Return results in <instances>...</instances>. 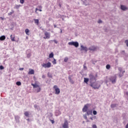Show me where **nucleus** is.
Here are the masks:
<instances>
[{
    "mask_svg": "<svg viewBox=\"0 0 128 128\" xmlns=\"http://www.w3.org/2000/svg\"><path fill=\"white\" fill-rule=\"evenodd\" d=\"M24 114L26 116H28V115H29V114H28V112H26L24 113Z\"/></svg>",
    "mask_w": 128,
    "mask_h": 128,
    "instance_id": "24",
    "label": "nucleus"
},
{
    "mask_svg": "<svg viewBox=\"0 0 128 128\" xmlns=\"http://www.w3.org/2000/svg\"><path fill=\"white\" fill-rule=\"evenodd\" d=\"M89 80L91 83L92 82H96V76H94L92 74H90L89 75Z\"/></svg>",
    "mask_w": 128,
    "mask_h": 128,
    "instance_id": "4",
    "label": "nucleus"
},
{
    "mask_svg": "<svg viewBox=\"0 0 128 128\" xmlns=\"http://www.w3.org/2000/svg\"><path fill=\"white\" fill-rule=\"evenodd\" d=\"M125 44H126V46H128V40L125 41Z\"/></svg>",
    "mask_w": 128,
    "mask_h": 128,
    "instance_id": "34",
    "label": "nucleus"
},
{
    "mask_svg": "<svg viewBox=\"0 0 128 128\" xmlns=\"http://www.w3.org/2000/svg\"><path fill=\"white\" fill-rule=\"evenodd\" d=\"M68 60V57H66L64 58V62H67Z\"/></svg>",
    "mask_w": 128,
    "mask_h": 128,
    "instance_id": "26",
    "label": "nucleus"
},
{
    "mask_svg": "<svg viewBox=\"0 0 128 128\" xmlns=\"http://www.w3.org/2000/svg\"><path fill=\"white\" fill-rule=\"evenodd\" d=\"M27 120H30V119H27Z\"/></svg>",
    "mask_w": 128,
    "mask_h": 128,
    "instance_id": "53",
    "label": "nucleus"
},
{
    "mask_svg": "<svg viewBox=\"0 0 128 128\" xmlns=\"http://www.w3.org/2000/svg\"><path fill=\"white\" fill-rule=\"evenodd\" d=\"M25 33L27 36H30V30L26 28L25 30Z\"/></svg>",
    "mask_w": 128,
    "mask_h": 128,
    "instance_id": "16",
    "label": "nucleus"
},
{
    "mask_svg": "<svg viewBox=\"0 0 128 128\" xmlns=\"http://www.w3.org/2000/svg\"><path fill=\"white\" fill-rule=\"evenodd\" d=\"M38 10H39V12H42V9H38Z\"/></svg>",
    "mask_w": 128,
    "mask_h": 128,
    "instance_id": "45",
    "label": "nucleus"
},
{
    "mask_svg": "<svg viewBox=\"0 0 128 128\" xmlns=\"http://www.w3.org/2000/svg\"><path fill=\"white\" fill-rule=\"evenodd\" d=\"M126 128H128V123L126 125Z\"/></svg>",
    "mask_w": 128,
    "mask_h": 128,
    "instance_id": "47",
    "label": "nucleus"
},
{
    "mask_svg": "<svg viewBox=\"0 0 128 128\" xmlns=\"http://www.w3.org/2000/svg\"><path fill=\"white\" fill-rule=\"evenodd\" d=\"M90 120H94V118H92V117H90Z\"/></svg>",
    "mask_w": 128,
    "mask_h": 128,
    "instance_id": "43",
    "label": "nucleus"
},
{
    "mask_svg": "<svg viewBox=\"0 0 128 128\" xmlns=\"http://www.w3.org/2000/svg\"><path fill=\"white\" fill-rule=\"evenodd\" d=\"M84 118L85 120H88V117L86 116V115H84Z\"/></svg>",
    "mask_w": 128,
    "mask_h": 128,
    "instance_id": "36",
    "label": "nucleus"
},
{
    "mask_svg": "<svg viewBox=\"0 0 128 128\" xmlns=\"http://www.w3.org/2000/svg\"><path fill=\"white\" fill-rule=\"evenodd\" d=\"M53 64H56V60L55 58H54V60L52 62Z\"/></svg>",
    "mask_w": 128,
    "mask_h": 128,
    "instance_id": "25",
    "label": "nucleus"
},
{
    "mask_svg": "<svg viewBox=\"0 0 128 128\" xmlns=\"http://www.w3.org/2000/svg\"><path fill=\"white\" fill-rule=\"evenodd\" d=\"M62 32V30H61V32Z\"/></svg>",
    "mask_w": 128,
    "mask_h": 128,
    "instance_id": "54",
    "label": "nucleus"
},
{
    "mask_svg": "<svg viewBox=\"0 0 128 128\" xmlns=\"http://www.w3.org/2000/svg\"><path fill=\"white\" fill-rule=\"evenodd\" d=\"M54 28H56V24H54Z\"/></svg>",
    "mask_w": 128,
    "mask_h": 128,
    "instance_id": "49",
    "label": "nucleus"
},
{
    "mask_svg": "<svg viewBox=\"0 0 128 128\" xmlns=\"http://www.w3.org/2000/svg\"><path fill=\"white\" fill-rule=\"evenodd\" d=\"M35 12H36V13L37 12V11L36 10H35Z\"/></svg>",
    "mask_w": 128,
    "mask_h": 128,
    "instance_id": "52",
    "label": "nucleus"
},
{
    "mask_svg": "<svg viewBox=\"0 0 128 128\" xmlns=\"http://www.w3.org/2000/svg\"><path fill=\"white\" fill-rule=\"evenodd\" d=\"M10 38L12 42H16V36H14V35L11 34Z\"/></svg>",
    "mask_w": 128,
    "mask_h": 128,
    "instance_id": "13",
    "label": "nucleus"
},
{
    "mask_svg": "<svg viewBox=\"0 0 128 128\" xmlns=\"http://www.w3.org/2000/svg\"><path fill=\"white\" fill-rule=\"evenodd\" d=\"M14 12L12 10L11 12H9V13L8 14V16H12V14H13Z\"/></svg>",
    "mask_w": 128,
    "mask_h": 128,
    "instance_id": "29",
    "label": "nucleus"
},
{
    "mask_svg": "<svg viewBox=\"0 0 128 128\" xmlns=\"http://www.w3.org/2000/svg\"><path fill=\"white\" fill-rule=\"evenodd\" d=\"M16 84L17 86H21L22 85V82H16Z\"/></svg>",
    "mask_w": 128,
    "mask_h": 128,
    "instance_id": "28",
    "label": "nucleus"
},
{
    "mask_svg": "<svg viewBox=\"0 0 128 128\" xmlns=\"http://www.w3.org/2000/svg\"><path fill=\"white\" fill-rule=\"evenodd\" d=\"M88 106H90V104H87L84 106L82 108L83 112H86L88 110Z\"/></svg>",
    "mask_w": 128,
    "mask_h": 128,
    "instance_id": "8",
    "label": "nucleus"
},
{
    "mask_svg": "<svg viewBox=\"0 0 128 128\" xmlns=\"http://www.w3.org/2000/svg\"><path fill=\"white\" fill-rule=\"evenodd\" d=\"M38 8L40 10H42V6H38Z\"/></svg>",
    "mask_w": 128,
    "mask_h": 128,
    "instance_id": "38",
    "label": "nucleus"
},
{
    "mask_svg": "<svg viewBox=\"0 0 128 128\" xmlns=\"http://www.w3.org/2000/svg\"><path fill=\"white\" fill-rule=\"evenodd\" d=\"M92 128H98V127L96 126V124H93L92 126Z\"/></svg>",
    "mask_w": 128,
    "mask_h": 128,
    "instance_id": "33",
    "label": "nucleus"
},
{
    "mask_svg": "<svg viewBox=\"0 0 128 128\" xmlns=\"http://www.w3.org/2000/svg\"><path fill=\"white\" fill-rule=\"evenodd\" d=\"M52 124H54V120H50Z\"/></svg>",
    "mask_w": 128,
    "mask_h": 128,
    "instance_id": "40",
    "label": "nucleus"
},
{
    "mask_svg": "<svg viewBox=\"0 0 128 128\" xmlns=\"http://www.w3.org/2000/svg\"><path fill=\"white\" fill-rule=\"evenodd\" d=\"M69 46H74L75 48H78V42H70L68 43Z\"/></svg>",
    "mask_w": 128,
    "mask_h": 128,
    "instance_id": "3",
    "label": "nucleus"
},
{
    "mask_svg": "<svg viewBox=\"0 0 128 128\" xmlns=\"http://www.w3.org/2000/svg\"><path fill=\"white\" fill-rule=\"evenodd\" d=\"M20 8V5H16V10H18Z\"/></svg>",
    "mask_w": 128,
    "mask_h": 128,
    "instance_id": "30",
    "label": "nucleus"
},
{
    "mask_svg": "<svg viewBox=\"0 0 128 128\" xmlns=\"http://www.w3.org/2000/svg\"><path fill=\"white\" fill-rule=\"evenodd\" d=\"M96 114H98V112H96V110L93 111V114H94V116H96Z\"/></svg>",
    "mask_w": 128,
    "mask_h": 128,
    "instance_id": "31",
    "label": "nucleus"
},
{
    "mask_svg": "<svg viewBox=\"0 0 128 128\" xmlns=\"http://www.w3.org/2000/svg\"><path fill=\"white\" fill-rule=\"evenodd\" d=\"M62 128H68V122L67 120H65L64 124H62Z\"/></svg>",
    "mask_w": 128,
    "mask_h": 128,
    "instance_id": "11",
    "label": "nucleus"
},
{
    "mask_svg": "<svg viewBox=\"0 0 128 128\" xmlns=\"http://www.w3.org/2000/svg\"><path fill=\"white\" fill-rule=\"evenodd\" d=\"M81 50H84L85 52H88V48L82 45L80 46Z\"/></svg>",
    "mask_w": 128,
    "mask_h": 128,
    "instance_id": "14",
    "label": "nucleus"
},
{
    "mask_svg": "<svg viewBox=\"0 0 128 128\" xmlns=\"http://www.w3.org/2000/svg\"><path fill=\"white\" fill-rule=\"evenodd\" d=\"M44 36H45L44 37V40H48V38H50V33H48V32H44Z\"/></svg>",
    "mask_w": 128,
    "mask_h": 128,
    "instance_id": "9",
    "label": "nucleus"
},
{
    "mask_svg": "<svg viewBox=\"0 0 128 128\" xmlns=\"http://www.w3.org/2000/svg\"><path fill=\"white\" fill-rule=\"evenodd\" d=\"M20 70H24V68H20Z\"/></svg>",
    "mask_w": 128,
    "mask_h": 128,
    "instance_id": "46",
    "label": "nucleus"
},
{
    "mask_svg": "<svg viewBox=\"0 0 128 128\" xmlns=\"http://www.w3.org/2000/svg\"><path fill=\"white\" fill-rule=\"evenodd\" d=\"M28 74H34V70L32 69H29V72H28Z\"/></svg>",
    "mask_w": 128,
    "mask_h": 128,
    "instance_id": "12",
    "label": "nucleus"
},
{
    "mask_svg": "<svg viewBox=\"0 0 128 128\" xmlns=\"http://www.w3.org/2000/svg\"><path fill=\"white\" fill-rule=\"evenodd\" d=\"M110 82H112V84H116V76H112L110 78Z\"/></svg>",
    "mask_w": 128,
    "mask_h": 128,
    "instance_id": "7",
    "label": "nucleus"
},
{
    "mask_svg": "<svg viewBox=\"0 0 128 128\" xmlns=\"http://www.w3.org/2000/svg\"><path fill=\"white\" fill-rule=\"evenodd\" d=\"M69 81L70 82V84H74V80L72 79L70 77L68 78Z\"/></svg>",
    "mask_w": 128,
    "mask_h": 128,
    "instance_id": "18",
    "label": "nucleus"
},
{
    "mask_svg": "<svg viewBox=\"0 0 128 128\" xmlns=\"http://www.w3.org/2000/svg\"><path fill=\"white\" fill-rule=\"evenodd\" d=\"M4 66H0V70H4Z\"/></svg>",
    "mask_w": 128,
    "mask_h": 128,
    "instance_id": "32",
    "label": "nucleus"
},
{
    "mask_svg": "<svg viewBox=\"0 0 128 128\" xmlns=\"http://www.w3.org/2000/svg\"><path fill=\"white\" fill-rule=\"evenodd\" d=\"M31 86H32L33 88H36V92H40L42 90V88H40V86L38 84H32Z\"/></svg>",
    "mask_w": 128,
    "mask_h": 128,
    "instance_id": "2",
    "label": "nucleus"
},
{
    "mask_svg": "<svg viewBox=\"0 0 128 128\" xmlns=\"http://www.w3.org/2000/svg\"><path fill=\"white\" fill-rule=\"evenodd\" d=\"M102 20H98V24H102Z\"/></svg>",
    "mask_w": 128,
    "mask_h": 128,
    "instance_id": "39",
    "label": "nucleus"
},
{
    "mask_svg": "<svg viewBox=\"0 0 128 128\" xmlns=\"http://www.w3.org/2000/svg\"><path fill=\"white\" fill-rule=\"evenodd\" d=\"M20 4H24V0H20Z\"/></svg>",
    "mask_w": 128,
    "mask_h": 128,
    "instance_id": "35",
    "label": "nucleus"
},
{
    "mask_svg": "<svg viewBox=\"0 0 128 128\" xmlns=\"http://www.w3.org/2000/svg\"><path fill=\"white\" fill-rule=\"evenodd\" d=\"M126 96H128V92H126Z\"/></svg>",
    "mask_w": 128,
    "mask_h": 128,
    "instance_id": "51",
    "label": "nucleus"
},
{
    "mask_svg": "<svg viewBox=\"0 0 128 128\" xmlns=\"http://www.w3.org/2000/svg\"><path fill=\"white\" fill-rule=\"evenodd\" d=\"M84 68L85 70H87V68L86 66V64H84Z\"/></svg>",
    "mask_w": 128,
    "mask_h": 128,
    "instance_id": "37",
    "label": "nucleus"
},
{
    "mask_svg": "<svg viewBox=\"0 0 128 128\" xmlns=\"http://www.w3.org/2000/svg\"><path fill=\"white\" fill-rule=\"evenodd\" d=\"M106 68H107V70H110V64H107L106 66Z\"/></svg>",
    "mask_w": 128,
    "mask_h": 128,
    "instance_id": "27",
    "label": "nucleus"
},
{
    "mask_svg": "<svg viewBox=\"0 0 128 128\" xmlns=\"http://www.w3.org/2000/svg\"><path fill=\"white\" fill-rule=\"evenodd\" d=\"M42 78H46V76L42 75Z\"/></svg>",
    "mask_w": 128,
    "mask_h": 128,
    "instance_id": "41",
    "label": "nucleus"
},
{
    "mask_svg": "<svg viewBox=\"0 0 128 128\" xmlns=\"http://www.w3.org/2000/svg\"><path fill=\"white\" fill-rule=\"evenodd\" d=\"M54 88L56 91L55 94H60V90L58 88V86L54 85Z\"/></svg>",
    "mask_w": 128,
    "mask_h": 128,
    "instance_id": "6",
    "label": "nucleus"
},
{
    "mask_svg": "<svg viewBox=\"0 0 128 128\" xmlns=\"http://www.w3.org/2000/svg\"><path fill=\"white\" fill-rule=\"evenodd\" d=\"M121 10H128V8L126 7V6L121 5L120 6Z\"/></svg>",
    "mask_w": 128,
    "mask_h": 128,
    "instance_id": "15",
    "label": "nucleus"
},
{
    "mask_svg": "<svg viewBox=\"0 0 128 128\" xmlns=\"http://www.w3.org/2000/svg\"><path fill=\"white\" fill-rule=\"evenodd\" d=\"M86 112L88 116H90V114H92V111L90 110H87Z\"/></svg>",
    "mask_w": 128,
    "mask_h": 128,
    "instance_id": "20",
    "label": "nucleus"
},
{
    "mask_svg": "<svg viewBox=\"0 0 128 128\" xmlns=\"http://www.w3.org/2000/svg\"><path fill=\"white\" fill-rule=\"evenodd\" d=\"M110 106L112 108H116V104H112Z\"/></svg>",
    "mask_w": 128,
    "mask_h": 128,
    "instance_id": "23",
    "label": "nucleus"
},
{
    "mask_svg": "<svg viewBox=\"0 0 128 128\" xmlns=\"http://www.w3.org/2000/svg\"><path fill=\"white\" fill-rule=\"evenodd\" d=\"M49 58H54V53L51 52L49 55Z\"/></svg>",
    "mask_w": 128,
    "mask_h": 128,
    "instance_id": "22",
    "label": "nucleus"
},
{
    "mask_svg": "<svg viewBox=\"0 0 128 128\" xmlns=\"http://www.w3.org/2000/svg\"><path fill=\"white\" fill-rule=\"evenodd\" d=\"M96 48H96V46H91L90 48H88L89 50H90L91 52H94L96 50Z\"/></svg>",
    "mask_w": 128,
    "mask_h": 128,
    "instance_id": "10",
    "label": "nucleus"
},
{
    "mask_svg": "<svg viewBox=\"0 0 128 128\" xmlns=\"http://www.w3.org/2000/svg\"><path fill=\"white\" fill-rule=\"evenodd\" d=\"M6 40L5 36H0V40Z\"/></svg>",
    "mask_w": 128,
    "mask_h": 128,
    "instance_id": "19",
    "label": "nucleus"
},
{
    "mask_svg": "<svg viewBox=\"0 0 128 128\" xmlns=\"http://www.w3.org/2000/svg\"><path fill=\"white\" fill-rule=\"evenodd\" d=\"M42 66L44 68H48L52 66V63H50V62H48L47 64L44 63L42 64Z\"/></svg>",
    "mask_w": 128,
    "mask_h": 128,
    "instance_id": "5",
    "label": "nucleus"
},
{
    "mask_svg": "<svg viewBox=\"0 0 128 128\" xmlns=\"http://www.w3.org/2000/svg\"><path fill=\"white\" fill-rule=\"evenodd\" d=\"M54 42L55 44H58V41H56V40H54Z\"/></svg>",
    "mask_w": 128,
    "mask_h": 128,
    "instance_id": "42",
    "label": "nucleus"
},
{
    "mask_svg": "<svg viewBox=\"0 0 128 128\" xmlns=\"http://www.w3.org/2000/svg\"><path fill=\"white\" fill-rule=\"evenodd\" d=\"M90 86H92V88H94V90L98 89L100 87V85L96 82H92L90 83Z\"/></svg>",
    "mask_w": 128,
    "mask_h": 128,
    "instance_id": "1",
    "label": "nucleus"
},
{
    "mask_svg": "<svg viewBox=\"0 0 128 128\" xmlns=\"http://www.w3.org/2000/svg\"><path fill=\"white\" fill-rule=\"evenodd\" d=\"M48 78H52V76H49L48 74Z\"/></svg>",
    "mask_w": 128,
    "mask_h": 128,
    "instance_id": "48",
    "label": "nucleus"
},
{
    "mask_svg": "<svg viewBox=\"0 0 128 128\" xmlns=\"http://www.w3.org/2000/svg\"><path fill=\"white\" fill-rule=\"evenodd\" d=\"M34 24H37V26H38V24H39L38 19H34Z\"/></svg>",
    "mask_w": 128,
    "mask_h": 128,
    "instance_id": "17",
    "label": "nucleus"
},
{
    "mask_svg": "<svg viewBox=\"0 0 128 128\" xmlns=\"http://www.w3.org/2000/svg\"><path fill=\"white\" fill-rule=\"evenodd\" d=\"M0 18L2 20H4V18L2 17H0Z\"/></svg>",
    "mask_w": 128,
    "mask_h": 128,
    "instance_id": "44",
    "label": "nucleus"
},
{
    "mask_svg": "<svg viewBox=\"0 0 128 128\" xmlns=\"http://www.w3.org/2000/svg\"><path fill=\"white\" fill-rule=\"evenodd\" d=\"M88 80H90V79L88 78H84V82L86 84H88Z\"/></svg>",
    "mask_w": 128,
    "mask_h": 128,
    "instance_id": "21",
    "label": "nucleus"
},
{
    "mask_svg": "<svg viewBox=\"0 0 128 128\" xmlns=\"http://www.w3.org/2000/svg\"><path fill=\"white\" fill-rule=\"evenodd\" d=\"M36 12H38V8H36Z\"/></svg>",
    "mask_w": 128,
    "mask_h": 128,
    "instance_id": "50",
    "label": "nucleus"
}]
</instances>
